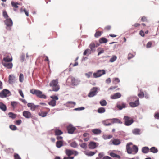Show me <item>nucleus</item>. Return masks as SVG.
I'll use <instances>...</instances> for the list:
<instances>
[{"label": "nucleus", "instance_id": "nucleus-1", "mask_svg": "<svg viewBox=\"0 0 159 159\" xmlns=\"http://www.w3.org/2000/svg\"><path fill=\"white\" fill-rule=\"evenodd\" d=\"M58 79L52 80L49 84V85L52 87V91L57 92L60 89V86L58 85Z\"/></svg>", "mask_w": 159, "mask_h": 159}, {"label": "nucleus", "instance_id": "nucleus-2", "mask_svg": "<svg viewBox=\"0 0 159 159\" xmlns=\"http://www.w3.org/2000/svg\"><path fill=\"white\" fill-rule=\"evenodd\" d=\"M30 93L34 95H35L38 97L41 98L46 99V96L43 93L42 91L38 90L32 89L30 91Z\"/></svg>", "mask_w": 159, "mask_h": 159}, {"label": "nucleus", "instance_id": "nucleus-3", "mask_svg": "<svg viewBox=\"0 0 159 159\" xmlns=\"http://www.w3.org/2000/svg\"><path fill=\"white\" fill-rule=\"evenodd\" d=\"M124 119V124L126 126H129L133 122V119L128 116H125Z\"/></svg>", "mask_w": 159, "mask_h": 159}, {"label": "nucleus", "instance_id": "nucleus-4", "mask_svg": "<svg viewBox=\"0 0 159 159\" xmlns=\"http://www.w3.org/2000/svg\"><path fill=\"white\" fill-rule=\"evenodd\" d=\"M7 30H10L11 29V27L13 25V22L10 18H7L4 21Z\"/></svg>", "mask_w": 159, "mask_h": 159}, {"label": "nucleus", "instance_id": "nucleus-5", "mask_svg": "<svg viewBox=\"0 0 159 159\" xmlns=\"http://www.w3.org/2000/svg\"><path fill=\"white\" fill-rule=\"evenodd\" d=\"M105 74V71L104 70H99L93 74V77L97 78L101 76L102 75Z\"/></svg>", "mask_w": 159, "mask_h": 159}, {"label": "nucleus", "instance_id": "nucleus-6", "mask_svg": "<svg viewBox=\"0 0 159 159\" xmlns=\"http://www.w3.org/2000/svg\"><path fill=\"white\" fill-rule=\"evenodd\" d=\"M98 88L96 87L92 88L88 94V96L89 97H92L96 95L97 93Z\"/></svg>", "mask_w": 159, "mask_h": 159}, {"label": "nucleus", "instance_id": "nucleus-7", "mask_svg": "<svg viewBox=\"0 0 159 159\" xmlns=\"http://www.w3.org/2000/svg\"><path fill=\"white\" fill-rule=\"evenodd\" d=\"M99 44L97 43L92 42L89 45V47L92 52H94L96 48H97Z\"/></svg>", "mask_w": 159, "mask_h": 159}, {"label": "nucleus", "instance_id": "nucleus-8", "mask_svg": "<svg viewBox=\"0 0 159 159\" xmlns=\"http://www.w3.org/2000/svg\"><path fill=\"white\" fill-rule=\"evenodd\" d=\"M12 57L10 54H7L3 58L2 61L11 62L12 61Z\"/></svg>", "mask_w": 159, "mask_h": 159}, {"label": "nucleus", "instance_id": "nucleus-9", "mask_svg": "<svg viewBox=\"0 0 159 159\" xmlns=\"http://www.w3.org/2000/svg\"><path fill=\"white\" fill-rule=\"evenodd\" d=\"M10 93V91L6 89H3L0 92V97L1 98H4L7 97Z\"/></svg>", "mask_w": 159, "mask_h": 159}, {"label": "nucleus", "instance_id": "nucleus-10", "mask_svg": "<svg viewBox=\"0 0 159 159\" xmlns=\"http://www.w3.org/2000/svg\"><path fill=\"white\" fill-rule=\"evenodd\" d=\"M2 62L3 66L7 69H11L13 67V65L11 62L2 61Z\"/></svg>", "mask_w": 159, "mask_h": 159}, {"label": "nucleus", "instance_id": "nucleus-11", "mask_svg": "<svg viewBox=\"0 0 159 159\" xmlns=\"http://www.w3.org/2000/svg\"><path fill=\"white\" fill-rule=\"evenodd\" d=\"M134 98L136 99L135 101L131 102L129 103L130 106L133 107H137L139 104V101L138 98L137 97H135Z\"/></svg>", "mask_w": 159, "mask_h": 159}, {"label": "nucleus", "instance_id": "nucleus-12", "mask_svg": "<svg viewBox=\"0 0 159 159\" xmlns=\"http://www.w3.org/2000/svg\"><path fill=\"white\" fill-rule=\"evenodd\" d=\"M23 115L24 117L27 119L32 118L33 117L30 112L26 111H25L23 112Z\"/></svg>", "mask_w": 159, "mask_h": 159}, {"label": "nucleus", "instance_id": "nucleus-13", "mask_svg": "<svg viewBox=\"0 0 159 159\" xmlns=\"http://www.w3.org/2000/svg\"><path fill=\"white\" fill-rule=\"evenodd\" d=\"M27 106L28 107L30 108V109L32 111H34L39 106L35 105L33 103H29L27 104Z\"/></svg>", "mask_w": 159, "mask_h": 159}, {"label": "nucleus", "instance_id": "nucleus-14", "mask_svg": "<svg viewBox=\"0 0 159 159\" xmlns=\"http://www.w3.org/2000/svg\"><path fill=\"white\" fill-rule=\"evenodd\" d=\"M132 145V143L131 142L128 143L126 146V149L127 152L128 154H131L132 153V148L130 147V146Z\"/></svg>", "mask_w": 159, "mask_h": 159}, {"label": "nucleus", "instance_id": "nucleus-15", "mask_svg": "<svg viewBox=\"0 0 159 159\" xmlns=\"http://www.w3.org/2000/svg\"><path fill=\"white\" fill-rule=\"evenodd\" d=\"M67 129L69 133L72 134L75 129V128L72 125H70L67 126Z\"/></svg>", "mask_w": 159, "mask_h": 159}, {"label": "nucleus", "instance_id": "nucleus-16", "mask_svg": "<svg viewBox=\"0 0 159 159\" xmlns=\"http://www.w3.org/2000/svg\"><path fill=\"white\" fill-rule=\"evenodd\" d=\"M97 143L91 141L89 143V148L91 149H94L98 146Z\"/></svg>", "mask_w": 159, "mask_h": 159}, {"label": "nucleus", "instance_id": "nucleus-17", "mask_svg": "<svg viewBox=\"0 0 159 159\" xmlns=\"http://www.w3.org/2000/svg\"><path fill=\"white\" fill-rule=\"evenodd\" d=\"M112 144L115 145H118L120 144L121 143L120 140L118 139H114L111 140Z\"/></svg>", "mask_w": 159, "mask_h": 159}, {"label": "nucleus", "instance_id": "nucleus-18", "mask_svg": "<svg viewBox=\"0 0 159 159\" xmlns=\"http://www.w3.org/2000/svg\"><path fill=\"white\" fill-rule=\"evenodd\" d=\"M121 94L120 93H117L111 96V99H115L120 98L121 97Z\"/></svg>", "mask_w": 159, "mask_h": 159}, {"label": "nucleus", "instance_id": "nucleus-19", "mask_svg": "<svg viewBox=\"0 0 159 159\" xmlns=\"http://www.w3.org/2000/svg\"><path fill=\"white\" fill-rule=\"evenodd\" d=\"M92 131L94 134L96 135L100 134L102 132V131L100 129H92Z\"/></svg>", "mask_w": 159, "mask_h": 159}, {"label": "nucleus", "instance_id": "nucleus-20", "mask_svg": "<svg viewBox=\"0 0 159 159\" xmlns=\"http://www.w3.org/2000/svg\"><path fill=\"white\" fill-rule=\"evenodd\" d=\"M54 132L55 135L57 136L61 135L63 134L62 131L57 128L54 129Z\"/></svg>", "mask_w": 159, "mask_h": 159}, {"label": "nucleus", "instance_id": "nucleus-21", "mask_svg": "<svg viewBox=\"0 0 159 159\" xmlns=\"http://www.w3.org/2000/svg\"><path fill=\"white\" fill-rule=\"evenodd\" d=\"M65 152L68 157H70L71 155L73 154V150L66 149L65 151Z\"/></svg>", "mask_w": 159, "mask_h": 159}, {"label": "nucleus", "instance_id": "nucleus-22", "mask_svg": "<svg viewBox=\"0 0 159 159\" xmlns=\"http://www.w3.org/2000/svg\"><path fill=\"white\" fill-rule=\"evenodd\" d=\"M150 149L148 147H143L142 149V152L144 153H147L149 152Z\"/></svg>", "mask_w": 159, "mask_h": 159}, {"label": "nucleus", "instance_id": "nucleus-23", "mask_svg": "<svg viewBox=\"0 0 159 159\" xmlns=\"http://www.w3.org/2000/svg\"><path fill=\"white\" fill-rule=\"evenodd\" d=\"M126 104L125 103H122L121 104H117L116 107L119 110H121L123 108L126 107Z\"/></svg>", "mask_w": 159, "mask_h": 159}, {"label": "nucleus", "instance_id": "nucleus-24", "mask_svg": "<svg viewBox=\"0 0 159 159\" xmlns=\"http://www.w3.org/2000/svg\"><path fill=\"white\" fill-rule=\"evenodd\" d=\"M138 147L135 145L133 146L132 148V151L133 154H136L138 151Z\"/></svg>", "mask_w": 159, "mask_h": 159}, {"label": "nucleus", "instance_id": "nucleus-25", "mask_svg": "<svg viewBox=\"0 0 159 159\" xmlns=\"http://www.w3.org/2000/svg\"><path fill=\"white\" fill-rule=\"evenodd\" d=\"M107 39L104 37L101 38L99 40V42L101 43H106L107 42Z\"/></svg>", "mask_w": 159, "mask_h": 159}, {"label": "nucleus", "instance_id": "nucleus-26", "mask_svg": "<svg viewBox=\"0 0 159 159\" xmlns=\"http://www.w3.org/2000/svg\"><path fill=\"white\" fill-rule=\"evenodd\" d=\"M15 77L13 75H10L9 76V82L10 84H12L14 81Z\"/></svg>", "mask_w": 159, "mask_h": 159}, {"label": "nucleus", "instance_id": "nucleus-27", "mask_svg": "<svg viewBox=\"0 0 159 159\" xmlns=\"http://www.w3.org/2000/svg\"><path fill=\"white\" fill-rule=\"evenodd\" d=\"M0 108L4 111L7 110L6 106L2 102H0Z\"/></svg>", "mask_w": 159, "mask_h": 159}, {"label": "nucleus", "instance_id": "nucleus-28", "mask_svg": "<svg viewBox=\"0 0 159 159\" xmlns=\"http://www.w3.org/2000/svg\"><path fill=\"white\" fill-rule=\"evenodd\" d=\"M132 133L135 135H139L140 134V130L138 129H134L132 130Z\"/></svg>", "mask_w": 159, "mask_h": 159}, {"label": "nucleus", "instance_id": "nucleus-29", "mask_svg": "<svg viewBox=\"0 0 159 159\" xmlns=\"http://www.w3.org/2000/svg\"><path fill=\"white\" fill-rule=\"evenodd\" d=\"M63 142L62 141H58L56 142V146L58 148H60L63 146Z\"/></svg>", "mask_w": 159, "mask_h": 159}, {"label": "nucleus", "instance_id": "nucleus-30", "mask_svg": "<svg viewBox=\"0 0 159 159\" xmlns=\"http://www.w3.org/2000/svg\"><path fill=\"white\" fill-rule=\"evenodd\" d=\"M48 104L51 106L54 107L56 105V101L54 99H52L48 102Z\"/></svg>", "mask_w": 159, "mask_h": 159}, {"label": "nucleus", "instance_id": "nucleus-31", "mask_svg": "<svg viewBox=\"0 0 159 159\" xmlns=\"http://www.w3.org/2000/svg\"><path fill=\"white\" fill-rule=\"evenodd\" d=\"M71 83L73 85H76L78 84L77 80L74 77L71 78Z\"/></svg>", "mask_w": 159, "mask_h": 159}, {"label": "nucleus", "instance_id": "nucleus-32", "mask_svg": "<svg viewBox=\"0 0 159 159\" xmlns=\"http://www.w3.org/2000/svg\"><path fill=\"white\" fill-rule=\"evenodd\" d=\"M92 51L91 50L89 49H86L83 53V55L84 56L85 55H88V54L87 55V54H91V53Z\"/></svg>", "mask_w": 159, "mask_h": 159}, {"label": "nucleus", "instance_id": "nucleus-33", "mask_svg": "<svg viewBox=\"0 0 159 159\" xmlns=\"http://www.w3.org/2000/svg\"><path fill=\"white\" fill-rule=\"evenodd\" d=\"M110 155L113 157H116L118 159H120V156L113 152L110 153Z\"/></svg>", "mask_w": 159, "mask_h": 159}, {"label": "nucleus", "instance_id": "nucleus-34", "mask_svg": "<svg viewBox=\"0 0 159 159\" xmlns=\"http://www.w3.org/2000/svg\"><path fill=\"white\" fill-rule=\"evenodd\" d=\"M8 115L12 119H15L16 116V114L11 112H9L8 113Z\"/></svg>", "mask_w": 159, "mask_h": 159}, {"label": "nucleus", "instance_id": "nucleus-35", "mask_svg": "<svg viewBox=\"0 0 159 159\" xmlns=\"http://www.w3.org/2000/svg\"><path fill=\"white\" fill-rule=\"evenodd\" d=\"M112 120L113 123H117L120 124H122V122L120 120L117 119H113Z\"/></svg>", "mask_w": 159, "mask_h": 159}, {"label": "nucleus", "instance_id": "nucleus-36", "mask_svg": "<svg viewBox=\"0 0 159 159\" xmlns=\"http://www.w3.org/2000/svg\"><path fill=\"white\" fill-rule=\"evenodd\" d=\"M97 152V151H96V152H93L90 151L89 152H86L85 154L88 156H91L94 155L96 152Z\"/></svg>", "mask_w": 159, "mask_h": 159}, {"label": "nucleus", "instance_id": "nucleus-37", "mask_svg": "<svg viewBox=\"0 0 159 159\" xmlns=\"http://www.w3.org/2000/svg\"><path fill=\"white\" fill-rule=\"evenodd\" d=\"M48 112H47L41 111L40 113H39V115L43 117H44L46 116Z\"/></svg>", "mask_w": 159, "mask_h": 159}, {"label": "nucleus", "instance_id": "nucleus-38", "mask_svg": "<svg viewBox=\"0 0 159 159\" xmlns=\"http://www.w3.org/2000/svg\"><path fill=\"white\" fill-rule=\"evenodd\" d=\"M11 4L12 6L15 8H17L18 7V5H19V4L17 2H15L13 1L11 2Z\"/></svg>", "mask_w": 159, "mask_h": 159}, {"label": "nucleus", "instance_id": "nucleus-39", "mask_svg": "<svg viewBox=\"0 0 159 159\" xmlns=\"http://www.w3.org/2000/svg\"><path fill=\"white\" fill-rule=\"evenodd\" d=\"M150 150L151 152L153 153H157L158 152L157 149L154 147H152L150 149Z\"/></svg>", "mask_w": 159, "mask_h": 159}, {"label": "nucleus", "instance_id": "nucleus-40", "mask_svg": "<svg viewBox=\"0 0 159 159\" xmlns=\"http://www.w3.org/2000/svg\"><path fill=\"white\" fill-rule=\"evenodd\" d=\"M105 111V109L103 107H100L98 109V112L100 113H102Z\"/></svg>", "mask_w": 159, "mask_h": 159}, {"label": "nucleus", "instance_id": "nucleus-41", "mask_svg": "<svg viewBox=\"0 0 159 159\" xmlns=\"http://www.w3.org/2000/svg\"><path fill=\"white\" fill-rule=\"evenodd\" d=\"M70 145L72 147L75 148L77 147L78 144L75 142L74 141L70 143Z\"/></svg>", "mask_w": 159, "mask_h": 159}, {"label": "nucleus", "instance_id": "nucleus-42", "mask_svg": "<svg viewBox=\"0 0 159 159\" xmlns=\"http://www.w3.org/2000/svg\"><path fill=\"white\" fill-rule=\"evenodd\" d=\"M102 32L100 31H97L94 34V36L96 38H98L101 36Z\"/></svg>", "mask_w": 159, "mask_h": 159}, {"label": "nucleus", "instance_id": "nucleus-43", "mask_svg": "<svg viewBox=\"0 0 159 159\" xmlns=\"http://www.w3.org/2000/svg\"><path fill=\"white\" fill-rule=\"evenodd\" d=\"M17 104V102L15 101L12 102L11 103V105L13 107V109L15 108L16 107Z\"/></svg>", "mask_w": 159, "mask_h": 159}, {"label": "nucleus", "instance_id": "nucleus-44", "mask_svg": "<svg viewBox=\"0 0 159 159\" xmlns=\"http://www.w3.org/2000/svg\"><path fill=\"white\" fill-rule=\"evenodd\" d=\"M120 80L118 78H115L114 79L113 82L115 84H116L120 82Z\"/></svg>", "mask_w": 159, "mask_h": 159}, {"label": "nucleus", "instance_id": "nucleus-45", "mask_svg": "<svg viewBox=\"0 0 159 159\" xmlns=\"http://www.w3.org/2000/svg\"><path fill=\"white\" fill-rule=\"evenodd\" d=\"M92 74L93 72H89L85 73V75L87 78H89L92 76Z\"/></svg>", "mask_w": 159, "mask_h": 159}, {"label": "nucleus", "instance_id": "nucleus-46", "mask_svg": "<svg viewBox=\"0 0 159 159\" xmlns=\"http://www.w3.org/2000/svg\"><path fill=\"white\" fill-rule=\"evenodd\" d=\"M20 11L21 12H24L27 16H29L28 11L25 9H23L22 8H21L20 9Z\"/></svg>", "mask_w": 159, "mask_h": 159}, {"label": "nucleus", "instance_id": "nucleus-47", "mask_svg": "<svg viewBox=\"0 0 159 159\" xmlns=\"http://www.w3.org/2000/svg\"><path fill=\"white\" fill-rule=\"evenodd\" d=\"M103 137L104 139H107L112 138V136L111 135H105L103 136Z\"/></svg>", "mask_w": 159, "mask_h": 159}, {"label": "nucleus", "instance_id": "nucleus-48", "mask_svg": "<svg viewBox=\"0 0 159 159\" xmlns=\"http://www.w3.org/2000/svg\"><path fill=\"white\" fill-rule=\"evenodd\" d=\"M100 105L102 106H105L107 105V102L105 100H102V101H100Z\"/></svg>", "mask_w": 159, "mask_h": 159}, {"label": "nucleus", "instance_id": "nucleus-49", "mask_svg": "<svg viewBox=\"0 0 159 159\" xmlns=\"http://www.w3.org/2000/svg\"><path fill=\"white\" fill-rule=\"evenodd\" d=\"M80 147L83 148L85 149L87 148V144L85 143H84L80 144Z\"/></svg>", "mask_w": 159, "mask_h": 159}, {"label": "nucleus", "instance_id": "nucleus-50", "mask_svg": "<svg viewBox=\"0 0 159 159\" xmlns=\"http://www.w3.org/2000/svg\"><path fill=\"white\" fill-rule=\"evenodd\" d=\"M117 57L116 56H113L110 60V61L111 62H114L116 60Z\"/></svg>", "mask_w": 159, "mask_h": 159}, {"label": "nucleus", "instance_id": "nucleus-51", "mask_svg": "<svg viewBox=\"0 0 159 159\" xmlns=\"http://www.w3.org/2000/svg\"><path fill=\"white\" fill-rule=\"evenodd\" d=\"M138 96L139 98H142L144 97V94L143 92H140L138 94Z\"/></svg>", "mask_w": 159, "mask_h": 159}, {"label": "nucleus", "instance_id": "nucleus-52", "mask_svg": "<svg viewBox=\"0 0 159 159\" xmlns=\"http://www.w3.org/2000/svg\"><path fill=\"white\" fill-rule=\"evenodd\" d=\"M10 128L12 130H15L17 129V127L15 125H11L10 126Z\"/></svg>", "mask_w": 159, "mask_h": 159}, {"label": "nucleus", "instance_id": "nucleus-53", "mask_svg": "<svg viewBox=\"0 0 159 159\" xmlns=\"http://www.w3.org/2000/svg\"><path fill=\"white\" fill-rule=\"evenodd\" d=\"M24 80V76L22 73H21L19 76V81L20 82H23Z\"/></svg>", "mask_w": 159, "mask_h": 159}, {"label": "nucleus", "instance_id": "nucleus-54", "mask_svg": "<svg viewBox=\"0 0 159 159\" xmlns=\"http://www.w3.org/2000/svg\"><path fill=\"white\" fill-rule=\"evenodd\" d=\"M14 159H21L19 155L17 153H15L14 155Z\"/></svg>", "mask_w": 159, "mask_h": 159}, {"label": "nucleus", "instance_id": "nucleus-55", "mask_svg": "<svg viewBox=\"0 0 159 159\" xmlns=\"http://www.w3.org/2000/svg\"><path fill=\"white\" fill-rule=\"evenodd\" d=\"M3 17L7 19V18L8 17V16L7 13V12L5 10L3 11Z\"/></svg>", "mask_w": 159, "mask_h": 159}, {"label": "nucleus", "instance_id": "nucleus-56", "mask_svg": "<svg viewBox=\"0 0 159 159\" xmlns=\"http://www.w3.org/2000/svg\"><path fill=\"white\" fill-rule=\"evenodd\" d=\"M25 55L24 54H22L20 56V61L22 62H23L25 60Z\"/></svg>", "mask_w": 159, "mask_h": 159}, {"label": "nucleus", "instance_id": "nucleus-57", "mask_svg": "<svg viewBox=\"0 0 159 159\" xmlns=\"http://www.w3.org/2000/svg\"><path fill=\"white\" fill-rule=\"evenodd\" d=\"M141 21L143 22H147L148 20L147 17L144 16L142 17L141 19Z\"/></svg>", "mask_w": 159, "mask_h": 159}, {"label": "nucleus", "instance_id": "nucleus-58", "mask_svg": "<svg viewBox=\"0 0 159 159\" xmlns=\"http://www.w3.org/2000/svg\"><path fill=\"white\" fill-rule=\"evenodd\" d=\"M50 98L52 99L55 100L56 101L58 99V97L56 96H52L50 97Z\"/></svg>", "mask_w": 159, "mask_h": 159}, {"label": "nucleus", "instance_id": "nucleus-59", "mask_svg": "<svg viewBox=\"0 0 159 159\" xmlns=\"http://www.w3.org/2000/svg\"><path fill=\"white\" fill-rule=\"evenodd\" d=\"M21 123V120H19L16 121V124L17 125H19Z\"/></svg>", "mask_w": 159, "mask_h": 159}, {"label": "nucleus", "instance_id": "nucleus-60", "mask_svg": "<svg viewBox=\"0 0 159 159\" xmlns=\"http://www.w3.org/2000/svg\"><path fill=\"white\" fill-rule=\"evenodd\" d=\"M152 44V42H149L147 43L146 46L147 48H150L151 47V45Z\"/></svg>", "mask_w": 159, "mask_h": 159}, {"label": "nucleus", "instance_id": "nucleus-61", "mask_svg": "<svg viewBox=\"0 0 159 159\" xmlns=\"http://www.w3.org/2000/svg\"><path fill=\"white\" fill-rule=\"evenodd\" d=\"M84 108L83 107H81L78 108H75L74 110L76 111H80L84 110Z\"/></svg>", "mask_w": 159, "mask_h": 159}, {"label": "nucleus", "instance_id": "nucleus-62", "mask_svg": "<svg viewBox=\"0 0 159 159\" xmlns=\"http://www.w3.org/2000/svg\"><path fill=\"white\" fill-rule=\"evenodd\" d=\"M154 117L156 119H159V112L156 113L155 114Z\"/></svg>", "mask_w": 159, "mask_h": 159}, {"label": "nucleus", "instance_id": "nucleus-63", "mask_svg": "<svg viewBox=\"0 0 159 159\" xmlns=\"http://www.w3.org/2000/svg\"><path fill=\"white\" fill-rule=\"evenodd\" d=\"M134 57V56L131 53H129L128 54V59L129 60L131 58H132V57Z\"/></svg>", "mask_w": 159, "mask_h": 159}, {"label": "nucleus", "instance_id": "nucleus-64", "mask_svg": "<svg viewBox=\"0 0 159 159\" xmlns=\"http://www.w3.org/2000/svg\"><path fill=\"white\" fill-rule=\"evenodd\" d=\"M111 27L110 26L108 25L106 26L105 27V30L108 31L109 30L111 29Z\"/></svg>", "mask_w": 159, "mask_h": 159}]
</instances>
